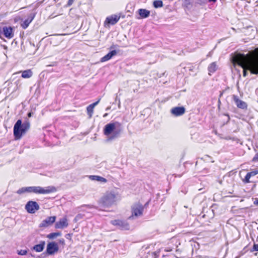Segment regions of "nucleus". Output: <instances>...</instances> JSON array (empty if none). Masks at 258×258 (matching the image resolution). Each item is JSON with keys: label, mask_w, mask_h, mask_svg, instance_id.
Returning a JSON list of instances; mask_svg holds the SVG:
<instances>
[{"label": "nucleus", "mask_w": 258, "mask_h": 258, "mask_svg": "<svg viewBox=\"0 0 258 258\" xmlns=\"http://www.w3.org/2000/svg\"><path fill=\"white\" fill-rule=\"evenodd\" d=\"M100 100H101V98H99L98 99V100L97 101L90 104L89 106H88L87 107V108H86L87 113L88 115V117L89 118H91L92 117L93 112H94V107L99 103Z\"/></svg>", "instance_id": "obj_17"}, {"label": "nucleus", "mask_w": 258, "mask_h": 258, "mask_svg": "<svg viewBox=\"0 0 258 258\" xmlns=\"http://www.w3.org/2000/svg\"><path fill=\"white\" fill-rule=\"evenodd\" d=\"M22 73L21 77L24 79H28L31 78L33 75V73L31 70L29 69L23 71H20Z\"/></svg>", "instance_id": "obj_23"}, {"label": "nucleus", "mask_w": 258, "mask_h": 258, "mask_svg": "<svg viewBox=\"0 0 258 258\" xmlns=\"http://www.w3.org/2000/svg\"><path fill=\"white\" fill-rule=\"evenodd\" d=\"M140 16L139 19H145L148 18L150 15V11L145 9H140L138 11Z\"/></svg>", "instance_id": "obj_19"}, {"label": "nucleus", "mask_w": 258, "mask_h": 258, "mask_svg": "<svg viewBox=\"0 0 258 258\" xmlns=\"http://www.w3.org/2000/svg\"><path fill=\"white\" fill-rule=\"evenodd\" d=\"M84 206H85V207H87V208H90V209H91V208H95V207H94V206H93V205H85Z\"/></svg>", "instance_id": "obj_33"}, {"label": "nucleus", "mask_w": 258, "mask_h": 258, "mask_svg": "<svg viewBox=\"0 0 258 258\" xmlns=\"http://www.w3.org/2000/svg\"><path fill=\"white\" fill-rule=\"evenodd\" d=\"M68 225V220L66 216L55 223V228L56 229H63L67 227Z\"/></svg>", "instance_id": "obj_14"}, {"label": "nucleus", "mask_w": 258, "mask_h": 258, "mask_svg": "<svg viewBox=\"0 0 258 258\" xmlns=\"http://www.w3.org/2000/svg\"><path fill=\"white\" fill-rule=\"evenodd\" d=\"M153 6L155 8H161L163 6V4L161 0H155L153 2Z\"/></svg>", "instance_id": "obj_25"}, {"label": "nucleus", "mask_w": 258, "mask_h": 258, "mask_svg": "<svg viewBox=\"0 0 258 258\" xmlns=\"http://www.w3.org/2000/svg\"><path fill=\"white\" fill-rule=\"evenodd\" d=\"M120 16L117 15H112L107 17L104 22V26L109 27L110 25H114L119 20Z\"/></svg>", "instance_id": "obj_8"}, {"label": "nucleus", "mask_w": 258, "mask_h": 258, "mask_svg": "<svg viewBox=\"0 0 258 258\" xmlns=\"http://www.w3.org/2000/svg\"><path fill=\"white\" fill-rule=\"evenodd\" d=\"M144 210V207L141 204L138 203L134 204L131 208L132 215L129 218L142 216L143 214Z\"/></svg>", "instance_id": "obj_6"}, {"label": "nucleus", "mask_w": 258, "mask_h": 258, "mask_svg": "<svg viewBox=\"0 0 258 258\" xmlns=\"http://www.w3.org/2000/svg\"><path fill=\"white\" fill-rule=\"evenodd\" d=\"M107 115V113H105V114L103 115V117H106Z\"/></svg>", "instance_id": "obj_38"}, {"label": "nucleus", "mask_w": 258, "mask_h": 258, "mask_svg": "<svg viewBox=\"0 0 258 258\" xmlns=\"http://www.w3.org/2000/svg\"><path fill=\"white\" fill-rule=\"evenodd\" d=\"M258 174V169H254L250 172H248L244 178L242 179V181L244 183L251 182L250 178Z\"/></svg>", "instance_id": "obj_16"}, {"label": "nucleus", "mask_w": 258, "mask_h": 258, "mask_svg": "<svg viewBox=\"0 0 258 258\" xmlns=\"http://www.w3.org/2000/svg\"><path fill=\"white\" fill-rule=\"evenodd\" d=\"M232 99L235 103L236 106L240 109H246L247 108V105L246 102L241 100L238 96L235 95H232Z\"/></svg>", "instance_id": "obj_12"}, {"label": "nucleus", "mask_w": 258, "mask_h": 258, "mask_svg": "<svg viewBox=\"0 0 258 258\" xmlns=\"http://www.w3.org/2000/svg\"><path fill=\"white\" fill-rule=\"evenodd\" d=\"M254 203L256 205H258V200L255 201V202H254Z\"/></svg>", "instance_id": "obj_37"}, {"label": "nucleus", "mask_w": 258, "mask_h": 258, "mask_svg": "<svg viewBox=\"0 0 258 258\" xmlns=\"http://www.w3.org/2000/svg\"><path fill=\"white\" fill-rule=\"evenodd\" d=\"M45 242L44 241H41L39 244H36L33 247V249L36 252H41L43 251L44 246H45Z\"/></svg>", "instance_id": "obj_21"}, {"label": "nucleus", "mask_w": 258, "mask_h": 258, "mask_svg": "<svg viewBox=\"0 0 258 258\" xmlns=\"http://www.w3.org/2000/svg\"><path fill=\"white\" fill-rule=\"evenodd\" d=\"M252 161L254 162H258V153H257L255 156L253 157Z\"/></svg>", "instance_id": "obj_28"}, {"label": "nucleus", "mask_w": 258, "mask_h": 258, "mask_svg": "<svg viewBox=\"0 0 258 258\" xmlns=\"http://www.w3.org/2000/svg\"><path fill=\"white\" fill-rule=\"evenodd\" d=\"M34 18V15L33 14L30 15L28 18L26 19L25 21L22 22L21 23V26L22 27L23 29H26L29 24L31 23V22L32 21Z\"/></svg>", "instance_id": "obj_20"}, {"label": "nucleus", "mask_w": 258, "mask_h": 258, "mask_svg": "<svg viewBox=\"0 0 258 258\" xmlns=\"http://www.w3.org/2000/svg\"><path fill=\"white\" fill-rule=\"evenodd\" d=\"M56 191V188L53 186H49L46 187H42L39 186L24 187L19 189L17 193L19 195L28 193H34L36 194H49Z\"/></svg>", "instance_id": "obj_2"}, {"label": "nucleus", "mask_w": 258, "mask_h": 258, "mask_svg": "<svg viewBox=\"0 0 258 258\" xmlns=\"http://www.w3.org/2000/svg\"><path fill=\"white\" fill-rule=\"evenodd\" d=\"M111 224L118 227L121 230H127L130 229V225L125 220L116 219L111 221Z\"/></svg>", "instance_id": "obj_7"}, {"label": "nucleus", "mask_w": 258, "mask_h": 258, "mask_svg": "<svg viewBox=\"0 0 258 258\" xmlns=\"http://www.w3.org/2000/svg\"><path fill=\"white\" fill-rule=\"evenodd\" d=\"M185 112V109L183 106L174 107L171 110V113L175 116L182 115Z\"/></svg>", "instance_id": "obj_15"}, {"label": "nucleus", "mask_w": 258, "mask_h": 258, "mask_svg": "<svg viewBox=\"0 0 258 258\" xmlns=\"http://www.w3.org/2000/svg\"><path fill=\"white\" fill-rule=\"evenodd\" d=\"M66 237L67 238V239H69L70 240H71V234H67L66 235Z\"/></svg>", "instance_id": "obj_34"}, {"label": "nucleus", "mask_w": 258, "mask_h": 258, "mask_svg": "<svg viewBox=\"0 0 258 258\" xmlns=\"http://www.w3.org/2000/svg\"><path fill=\"white\" fill-rule=\"evenodd\" d=\"M56 216L48 217L40 224L39 227L45 228L51 225L56 220Z\"/></svg>", "instance_id": "obj_13"}, {"label": "nucleus", "mask_w": 258, "mask_h": 258, "mask_svg": "<svg viewBox=\"0 0 258 258\" xmlns=\"http://www.w3.org/2000/svg\"><path fill=\"white\" fill-rule=\"evenodd\" d=\"M166 251H171V249H170V250H166Z\"/></svg>", "instance_id": "obj_39"}, {"label": "nucleus", "mask_w": 258, "mask_h": 258, "mask_svg": "<svg viewBox=\"0 0 258 258\" xmlns=\"http://www.w3.org/2000/svg\"><path fill=\"white\" fill-rule=\"evenodd\" d=\"M58 250V246L55 242H51L47 244L46 252L49 255L54 254Z\"/></svg>", "instance_id": "obj_11"}, {"label": "nucleus", "mask_w": 258, "mask_h": 258, "mask_svg": "<svg viewBox=\"0 0 258 258\" xmlns=\"http://www.w3.org/2000/svg\"><path fill=\"white\" fill-rule=\"evenodd\" d=\"M121 125V123L117 121L107 123L104 127L103 134L106 136H110V140L117 138L121 133V130H116V127H120Z\"/></svg>", "instance_id": "obj_4"}, {"label": "nucleus", "mask_w": 258, "mask_h": 258, "mask_svg": "<svg viewBox=\"0 0 258 258\" xmlns=\"http://www.w3.org/2000/svg\"><path fill=\"white\" fill-rule=\"evenodd\" d=\"M116 54L117 51L115 50H112L104 55L103 57H102L100 59V62H103L107 61L111 59L113 56L116 55Z\"/></svg>", "instance_id": "obj_18"}, {"label": "nucleus", "mask_w": 258, "mask_h": 258, "mask_svg": "<svg viewBox=\"0 0 258 258\" xmlns=\"http://www.w3.org/2000/svg\"><path fill=\"white\" fill-rule=\"evenodd\" d=\"M2 33L8 39H11L14 36L13 28L11 26H5L2 28H0V34Z\"/></svg>", "instance_id": "obj_10"}, {"label": "nucleus", "mask_w": 258, "mask_h": 258, "mask_svg": "<svg viewBox=\"0 0 258 258\" xmlns=\"http://www.w3.org/2000/svg\"><path fill=\"white\" fill-rule=\"evenodd\" d=\"M25 209L29 213L34 214L39 209V206L37 202L31 201L26 204Z\"/></svg>", "instance_id": "obj_9"}, {"label": "nucleus", "mask_w": 258, "mask_h": 258, "mask_svg": "<svg viewBox=\"0 0 258 258\" xmlns=\"http://www.w3.org/2000/svg\"><path fill=\"white\" fill-rule=\"evenodd\" d=\"M217 69V65L216 62H212L209 64L208 68V74L211 76L212 74L214 73Z\"/></svg>", "instance_id": "obj_22"}, {"label": "nucleus", "mask_w": 258, "mask_h": 258, "mask_svg": "<svg viewBox=\"0 0 258 258\" xmlns=\"http://www.w3.org/2000/svg\"><path fill=\"white\" fill-rule=\"evenodd\" d=\"M30 128V123L28 121L22 123V120L19 119L14 126V136L15 139H20Z\"/></svg>", "instance_id": "obj_5"}, {"label": "nucleus", "mask_w": 258, "mask_h": 258, "mask_svg": "<svg viewBox=\"0 0 258 258\" xmlns=\"http://www.w3.org/2000/svg\"><path fill=\"white\" fill-rule=\"evenodd\" d=\"M59 243L62 245H64L65 244V240L63 238H61L59 240Z\"/></svg>", "instance_id": "obj_30"}, {"label": "nucleus", "mask_w": 258, "mask_h": 258, "mask_svg": "<svg viewBox=\"0 0 258 258\" xmlns=\"http://www.w3.org/2000/svg\"><path fill=\"white\" fill-rule=\"evenodd\" d=\"M216 1H217V0H209V2H213L214 3H215Z\"/></svg>", "instance_id": "obj_36"}, {"label": "nucleus", "mask_w": 258, "mask_h": 258, "mask_svg": "<svg viewBox=\"0 0 258 258\" xmlns=\"http://www.w3.org/2000/svg\"><path fill=\"white\" fill-rule=\"evenodd\" d=\"M31 116H32V113H31V112H29V113H28V116L29 117H31Z\"/></svg>", "instance_id": "obj_35"}, {"label": "nucleus", "mask_w": 258, "mask_h": 258, "mask_svg": "<svg viewBox=\"0 0 258 258\" xmlns=\"http://www.w3.org/2000/svg\"><path fill=\"white\" fill-rule=\"evenodd\" d=\"M231 61L233 65L237 64L243 69V76L247 75V71L252 74H258V48L249 51L246 54L235 52L232 55Z\"/></svg>", "instance_id": "obj_1"}, {"label": "nucleus", "mask_w": 258, "mask_h": 258, "mask_svg": "<svg viewBox=\"0 0 258 258\" xmlns=\"http://www.w3.org/2000/svg\"><path fill=\"white\" fill-rule=\"evenodd\" d=\"M27 253V251L26 250H20L18 251V254L21 255H26Z\"/></svg>", "instance_id": "obj_27"}, {"label": "nucleus", "mask_w": 258, "mask_h": 258, "mask_svg": "<svg viewBox=\"0 0 258 258\" xmlns=\"http://www.w3.org/2000/svg\"><path fill=\"white\" fill-rule=\"evenodd\" d=\"M61 235L60 232H53L47 235V237L49 239H52Z\"/></svg>", "instance_id": "obj_26"}, {"label": "nucleus", "mask_w": 258, "mask_h": 258, "mask_svg": "<svg viewBox=\"0 0 258 258\" xmlns=\"http://www.w3.org/2000/svg\"><path fill=\"white\" fill-rule=\"evenodd\" d=\"M89 178L92 180H96L104 183H106L107 181L106 178L98 175H90Z\"/></svg>", "instance_id": "obj_24"}, {"label": "nucleus", "mask_w": 258, "mask_h": 258, "mask_svg": "<svg viewBox=\"0 0 258 258\" xmlns=\"http://www.w3.org/2000/svg\"><path fill=\"white\" fill-rule=\"evenodd\" d=\"M184 4L187 6L190 4V0H184Z\"/></svg>", "instance_id": "obj_32"}, {"label": "nucleus", "mask_w": 258, "mask_h": 258, "mask_svg": "<svg viewBox=\"0 0 258 258\" xmlns=\"http://www.w3.org/2000/svg\"><path fill=\"white\" fill-rule=\"evenodd\" d=\"M253 249L255 251H258V243L257 244H254L253 245Z\"/></svg>", "instance_id": "obj_31"}, {"label": "nucleus", "mask_w": 258, "mask_h": 258, "mask_svg": "<svg viewBox=\"0 0 258 258\" xmlns=\"http://www.w3.org/2000/svg\"><path fill=\"white\" fill-rule=\"evenodd\" d=\"M75 0H69L67 3V6L70 7L73 5Z\"/></svg>", "instance_id": "obj_29"}, {"label": "nucleus", "mask_w": 258, "mask_h": 258, "mask_svg": "<svg viewBox=\"0 0 258 258\" xmlns=\"http://www.w3.org/2000/svg\"><path fill=\"white\" fill-rule=\"evenodd\" d=\"M117 196L113 191H107L99 199L98 204L103 208H109L116 203Z\"/></svg>", "instance_id": "obj_3"}]
</instances>
